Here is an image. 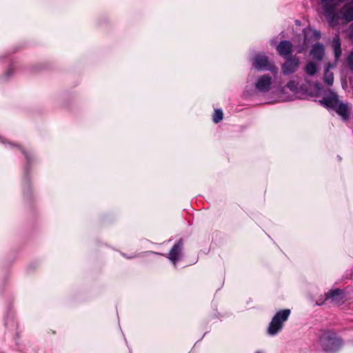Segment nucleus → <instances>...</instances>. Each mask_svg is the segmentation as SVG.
I'll return each mask as SVG.
<instances>
[{"instance_id":"1a4fd4ad","label":"nucleus","mask_w":353,"mask_h":353,"mask_svg":"<svg viewBox=\"0 0 353 353\" xmlns=\"http://www.w3.org/2000/svg\"><path fill=\"white\" fill-rule=\"evenodd\" d=\"M344 298L343 292L339 289L332 290L325 295V300H330L334 304H339Z\"/></svg>"},{"instance_id":"412c9836","label":"nucleus","mask_w":353,"mask_h":353,"mask_svg":"<svg viewBox=\"0 0 353 353\" xmlns=\"http://www.w3.org/2000/svg\"><path fill=\"white\" fill-rule=\"evenodd\" d=\"M256 353H263V352H261V351H258L256 352Z\"/></svg>"},{"instance_id":"a211bd4d","label":"nucleus","mask_w":353,"mask_h":353,"mask_svg":"<svg viewBox=\"0 0 353 353\" xmlns=\"http://www.w3.org/2000/svg\"><path fill=\"white\" fill-rule=\"evenodd\" d=\"M347 63L351 70H353V52H351L347 57Z\"/></svg>"},{"instance_id":"f3484780","label":"nucleus","mask_w":353,"mask_h":353,"mask_svg":"<svg viewBox=\"0 0 353 353\" xmlns=\"http://www.w3.org/2000/svg\"><path fill=\"white\" fill-rule=\"evenodd\" d=\"M223 114L222 110L220 109L215 110L214 114L213 116V121L215 123H217L223 119Z\"/></svg>"},{"instance_id":"4be33fe9","label":"nucleus","mask_w":353,"mask_h":353,"mask_svg":"<svg viewBox=\"0 0 353 353\" xmlns=\"http://www.w3.org/2000/svg\"><path fill=\"white\" fill-rule=\"evenodd\" d=\"M127 258L131 259V258H133V256H129V257L128 256Z\"/></svg>"},{"instance_id":"423d86ee","label":"nucleus","mask_w":353,"mask_h":353,"mask_svg":"<svg viewBox=\"0 0 353 353\" xmlns=\"http://www.w3.org/2000/svg\"><path fill=\"white\" fill-rule=\"evenodd\" d=\"M299 65L300 59L299 57L296 56L288 57L282 65V72L284 75L293 74L298 70Z\"/></svg>"},{"instance_id":"5701e85b","label":"nucleus","mask_w":353,"mask_h":353,"mask_svg":"<svg viewBox=\"0 0 353 353\" xmlns=\"http://www.w3.org/2000/svg\"><path fill=\"white\" fill-rule=\"evenodd\" d=\"M317 303H318V305H321V304H322L323 303H319V302H317Z\"/></svg>"},{"instance_id":"f03ea898","label":"nucleus","mask_w":353,"mask_h":353,"mask_svg":"<svg viewBox=\"0 0 353 353\" xmlns=\"http://www.w3.org/2000/svg\"><path fill=\"white\" fill-rule=\"evenodd\" d=\"M319 343L325 352H335L343 345V342L336 334L332 331H324L319 337Z\"/></svg>"},{"instance_id":"dca6fc26","label":"nucleus","mask_w":353,"mask_h":353,"mask_svg":"<svg viewBox=\"0 0 353 353\" xmlns=\"http://www.w3.org/2000/svg\"><path fill=\"white\" fill-rule=\"evenodd\" d=\"M294 93H296L299 88V83L295 80H290L285 86Z\"/></svg>"},{"instance_id":"ddd939ff","label":"nucleus","mask_w":353,"mask_h":353,"mask_svg":"<svg viewBox=\"0 0 353 353\" xmlns=\"http://www.w3.org/2000/svg\"><path fill=\"white\" fill-rule=\"evenodd\" d=\"M325 15L326 18L332 23H336L338 20L337 14L335 8L333 6H327L325 8Z\"/></svg>"},{"instance_id":"7ed1b4c3","label":"nucleus","mask_w":353,"mask_h":353,"mask_svg":"<svg viewBox=\"0 0 353 353\" xmlns=\"http://www.w3.org/2000/svg\"><path fill=\"white\" fill-rule=\"evenodd\" d=\"M290 314V310L289 309L281 310L276 312L269 325L268 333L274 336L279 332L283 328V323L288 320Z\"/></svg>"},{"instance_id":"20e7f679","label":"nucleus","mask_w":353,"mask_h":353,"mask_svg":"<svg viewBox=\"0 0 353 353\" xmlns=\"http://www.w3.org/2000/svg\"><path fill=\"white\" fill-rule=\"evenodd\" d=\"M252 66L259 71H270L273 74H276L279 69L272 64L268 57L264 53H259L252 58Z\"/></svg>"},{"instance_id":"6e6552de","label":"nucleus","mask_w":353,"mask_h":353,"mask_svg":"<svg viewBox=\"0 0 353 353\" xmlns=\"http://www.w3.org/2000/svg\"><path fill=\"white\" fill-rule=\"evenodd\" d=\"M339 14L341 16L342 19L346 22L353 21V0L350 2L345 3L340 10Z\"/></svg>"},{"instance_id":"6ab92c4d","label":"nucleus","mask_w":353,"mask_h":353,"mask_svg":"<svg viewBox=\"0 0 353 353\" xmlns=\"http://www.w3.org/2000/svg\"><path fill=\"white\" fill-rule=\"evenodd\" d=\"M314 35L315 37H316L317 38H319L320 37V32H318L317 30H314Z\"/></svg>"},{"instance_id":"4468645a","label":"nucleus","mask_w":353,"mask_h":353,"mask_svg":"<svg viewBox=\"0 0 353 353\" xmlns=\"http://www.w3.org/2000/svg\"><path fill=\"white\" fill-rule=\"evenodd\" d=\"M332 47L334 49V57L336 62L338 61L339 59L341 56L342 51L341 48V41L339 35H336L332 41Z\"/></svg>"},{"instance_id":"2eb2a0df","label":"nucleus","mask_w":353,"mask_h":353,"mask_svg":"<svg viewBox=\"0 0 353 353\" xmlns=\"http://www.w3.org/2000/svg\"><path fill=\"white\" fill-rule=\"evenodd\" d=\"M304 70L307 75L312 77L317 72V66L316 63L310 61L306 64Z\"/></svg>"},{"instance_id":"9b49d317","label":"nucleus","mask_w":353,"mask_h":353,"mask_svg":"<svg viewBox=\"0 0 353 353\" xmlns=\"http://www.w3.org/2000/svg\"><path fill=\"white\" fill-rule=\"evenodd\" d=\"M310 54L312 57L317 61L323 59L325 54L324 46L321 43H315L312 46Z\"/></svg>"},{"instance_id":"f8f14e48","label":"nucleus","mask_w":353,"mask_h":353,"mask_svg":"<svg viewBox=\"0 0 353 353\" xmlns=\"http://www.w3.org/2000/svg\"><path fill=\"white\" fill-rule=\"evenodd\" d=\"M336 63H328L327 67L325 68L324 72V81L327 84V85L330 86L333 84L334 82V74L332 72L330 71V68H334L336 66Z\"/></svg>"},{"instance_id":"39448f33","label":"nucleus","mask_w":353,"mask_h":353,"mask_svg":"<svg viewBox=\"0 0 353 353\" xmlns=\"http://www.w3.org/2000/svg\"><path fill=\"white\" fill-rule=\"evenodd\" d=\"M272 83V77L268 74H263L256 79L254 87L258 92L264 93L270 90Z\"/></svg>"},{"instance_id":"aec40b11","label":"nucleus","mask_w":353,"mask_h":353,"mask_svg":"<svg viewBox=\"0 0 353 353\" xmlns=\"http://www.w3.org/2000/svg\"><path fill=\"white\" fill-rule=\"evenodd\" d=\"M23 152L24 154L26 155V159L28 160L29 157H28V154L26 153L24 151H23Z\"/></svg>"},{"instance_id":"f257e3e1","label":"nucleus","mask_w":353,"mask_h":353,"mask_svg":"<svg viewBox=\"0 0 353 353\" xmlns=\"http://www.w3.org/2000/svg\"><path fill=\"white\" fill-rule=\"evenodd\" d=\"M320 103L327 108L334 110L343 119L346 120L348 119L350 110L348 104L340 101L339 96L334 92L329 90V92L320 100Z\"/></svg>"},{"instance_id":"9d476101","label":"nucleus","mask_w":353,"mask_h":353,"mask_svg":"<svg viewBox=\"0 0 353 353\" xmlns=\"http://www.w3.org/2000/svg\"><path fill=\"white\" fill-rule=\"evenodd\" d=\"M276 50L281 56L286 57L291 54L292 52V45L289 41H282L278 44Z\"/></svg>"},{"instance_id":"0eeeda50","label":"nucleus","mask_w":353,"mask_h":353,"mask_svg":"<svg viewBox=\"0 0 353 353\" xmlns=\"http://www.w3.org/2000/svg\"><path fill=\"white\" fill-rule=\"evenodd\" d=\"M183 247L182 239L176 243L169 252L168 259L176 265L177 261L180 259Z\"/></svg>"}]
</instances>
